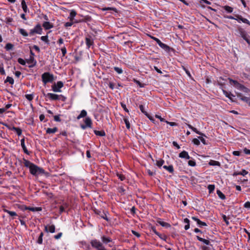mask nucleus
<instances>
[{"label": "nucleus", "instance_id": "f257e3e1", "mask_svg": "<svg viewBox=\"0 0 250 250\" xmlns=\"http://www.w3.org/2000/svg\"><path fill=\"white\" fill-rule=\"evenodd\" d=\"M236 32L237 36L242 37L250 45V37L243 28L238 27Z\"/></svg>", "mask_w": 250, "mask_h": 250}, {"label": "nucleus", "instance_id": "f03ea898", "mask_svg": "<svg viewBox=\"0 0 250 250\" xmlns=\"http://www.w3.org/2000/svg\"><path fill=\"white\" fill-rule=\"evenodd\" d=\"M30 173L34 176H38L45 173L44 170L34 164L31 166L29 169Z\"/></svg>", "mask_w": 250, "mask_h": 250}, {"label": "nucleus", "instance_id": "7ed1b4c3", "mask_svg": "<svg viewBox=\"0 0 250 250\" xmlns=\"http://www.w3.org/2000/svg\"><path fill=\"white\" fill-rule=\"evenodd\" d=\"M187 125L188 127V128H189L190 129H191L193 131H194V132H195L196 133L201 135V136H199L198 138L199 139H200L201 140V141L202 142V143L204 144V145H207V143L206 142V141L205 140V139L203 138V136L204 137H206V136L205 135V134L201 132L200 131H198L196 128L192 126L191 125H190V124H186Z\"/></svg>", "mask_w": 250, "mask_h": 250}, {"label": "nucleus", "instance_id": "20e7f679", "mask_svg": "<svg viewBox=\"0 0 250 250\" xmlns=\"http://www.w3.org/2000/svg\"><path fill=\"white\" fill-rule=\"evenodd\" d=\"M42 78L44 84H46L47 83H51L54 80L53 75L51 74L49 72H45L43 73L42 75Z\"/></svg>", "mask_w": 250, "mask_h": 250}, {"label": "nucleus", "instance_id": "39448f33", "mask_svg": "<svg viewBox=\"0 0 250 250\" xmlns=\"http://www.w3.org/2000/svg\"><path fill=\"white\" fill-rule=\"evenodd\" d=\"M43 94L45 97H48L51 100H62L63 101H64L65 100V98L62 95H58L55 94L48 93L46 94L45 93H43Z\"/></svg>", "mask_w": 250, "mask_h": 250}, {"label": "nucleus", "instance_id": "423d86ee", "mask_svg": "<svg viewBox=\"0 0 250 250\" xmlns=\"http://www.w3.org/2000/svg\"><path fill=\"white\" fill-rule=\"evenodd\" d=\"M231 83L236 85L239 89L245 93H248L250 91L249 88L246 87L243 85L238 83L236 81L233 80L230 78L229 79Z\"/></svg>", "mask_w": 250, "mask_h": 250}, {"label": "nucleus", "instance_id": "0eeeda50", "mask_svg": "<svg viewBox=\"0 0 250 250\" xmlns=\"http://www.w3.org/2000/svg\"><path fill=\"white\" fill-rule=\"evenodd\" d=\"M42 29L41 24H38L36 26L30 30L29 35L33 36L35 34H41L42 33Z\"/></svg>", "mask_w": 250, "mask_h": 250}, {"label": "nucleus", "instance_id": "6e6552de", "mask_svg": "<svg viewBox=\"0 0 250 250\" xmlns=\"http://www.w3.org/2000/svg\"><path fill=\"white\" fill-rule=\"evenodd\" d=\"M63 86V83L61 81H59L57 83H55L52 85V88L54 92H61V88Z\"/></svg>", "mask_w": 250, "mask_h": 250}, {"label": "nucleus", "instance_id": "1a4fd4ad", "mask_svg": "<svg viewBox=\"0 0 250 250\" xmlns=\"http://www.w3.org/2000/svg\"><path fill=\"white\" fill-rule=\"evenodd\" d=\"M236 95L238 98H239L242 101L246 102L250 105V98L243 96L242 94L240 93H236Z\"/></svg>", "mask_w": 250, "mask_h": 250}, {"label": "nucleus", "instance_id": "9d476101", "mask_svg": "<svg viewBox=\"0 0 250 250\" xmlns=\"http://www.w3.org/2000/svg\"><path fill=\"white\" fill-rule=\"evenodd\" d=\"M95 213L98 215H99L101 218L105 219L107 221H109V219H108L106 212H105L104 211H101L99 210H95Z\"/></svg>", "mask_w": 250, "mask_h": 250}, {"label": "nucleus", "instance_id": "9b49d317", "mask_svg": "<svg viewBox=\"0 0 250 250\" xmlns=\"http://www.w3.org/2000/svg\"><path fill=\"white\" fill-rule=\"evenodd\" d=\"M27 62L28 63H30L31 65L29 66V67H33L36 64V61L34 59V57L33 56H30L29 59L27 61Z\"/></svg>", "mask_w": 250, "mask_h": 250}, {"label": "nucleus", "instance_id": "f8f14e48", "mask_svg": "<svg viewBox=\"0 0 250 250\" xmlns=\"http://www.w3.org/2000/svg\"><path fill=\"white\" fill-rule=\"evenodd\" d=\"M159 46L164 50H165L167 52H169L172 49L169 46L163 43L162 42H161V43L159 44Z\"/></svg>", "mask_w": 250, "mask_h": 250}, {"label": "nucleus", "instance_id": "ddd939ff", "mask_svg": "<svg viewBox=\"0 0 250 250\" xmlns=\"http://www.w3.org/2000/svg\"><path fill=\"white\" fill-rule=\"evenodd\" d=\"M179 157L182 158H185L186 159H189L190 158L188 152L184 150L179 153Z\"/></svg>", "mask_w": 250, "mask_h": 250}, {"label": "nucleus", "instance_id": "4468645a", "mask_svg": "<svg viewBox=\"0 0 250 250\" xmlns=\"http://www.w3.org/2000/svg\"><path fill=\"white\" fill-rule=\"evenodd\" d=\"M21 146L23 149L24 152L27 155H29L30 152L27 149L26 147L24 144V138H22L21 140Z\"/></svg>", "mask_w": 250, "mask_h": 250}, {"label": "nucleus", "instance_id": "2eb2a0df", "mask_svg": "<svg viewBox=\"0 0 250 250\" xmlns=\"http://www.w3.org/2000/svg\"><path fill=\"white\" fill-rule=\"evenodd\" d=\"M42 26L45 30H48L53 28V25L49 21H44L42 24Z\"/></svg>", "mask_w": 250, "mask_h": 250}, {"label": "nucleus", "instance_id": "dca6fc26", "mask_svg": "<svg viewBox=\"0 0 250 250\" xmlns=\"http://www.w3.org/2000/svg\"><path fill=\"white\" fill-rule=\"evenodd\" d=\"M85 43L87 47L90 48L93 44L94 42L91 37H86L85 38Z\"/></svg>", "mask_w": 250, "mask_h": 250}, {"label": "nucleus", "instance_id": "f3484780", "mask_svg": "<svg viewBox=\"0 0 250 250\" xmlns=\"http://www.w3.org/2000/svg\"><path fill=\"white\" fill-rule=\"evenodd\" d=\"M196 238H197L198 240H199L200 242H202L203 243H204L206 245H207L208 246H212V245L210 244V243L209 240H208L207 239H205L199 237V236H196Z\"/></svg>", "mask_w": 250, "mask_h": 250}, {"label": "nucleus", "instance_id": "a211bd4d", "mask_svg": "<svg viewBox=\"0 0 250 250\" xmlns=\"http://www.w3.org/2000/svg\"><path fill=\"white\" fill-rule=\"evenodd\" d=\"M44 230L46 232L49 231L51 233H54L55 231V227L54 225H52L49 227V229H48L47 226H45Z\"/></svg>", "mask_w": 250, "mask_h": 250}, {"label": "nucleus", "instance_id": "6ab92c4d", "mask_svg": "<svg viewBox=\"0 0 250 250\" xmlns=\"http://www.w3.org/2000/svg\"><path fill=\"white\" fill-rule=\"evenodd\" d=\"M157 223L162 226V227H164L166 228H169L170 227V225L169 224L161 220V219H158L157 220Z\"/></svg>", "mask_w": 250, "mask_h": 250}, {"label": "nucleus", "instance_id": "aec40b11", "mask_svg": "<svg viewBox=\"0 0 250 250\" xmlns=\"http://www.w3.org/2000/svg\"><path fill=\"white\" fill-rule=\"evenodd\" d=\"M21 7H22V8L23 9V11L25 13H27V12H29V10H28V9L27 8L26 2H25V1L24 0H21Z\"/></svg>", "mask_w": 250, "mask_h": 250}, {"label": "nucleus", "instance_id": "412c9836", "mask_svg": "<svg viewBox=\"0 0 250 250\" xmlns=\"http://www.w3.org/2000/svg\"><path fill=\"white\" fill-rule=\"evenodd\" d=\"M85 125L87 127L91 128L92 125V121L91 119L89 117L85 118L84 120Z\"/></svg>", "mask_w": 250, "mask_h": 250}, {"label": "nucleus", "instance_id": "4be33fe9", "mask_svg": "<svg viewBox=\"0 0 250 250\" xmlns=\"http://www.w3.org/2000/svg\"><path fill=\"white\" fill-rule=\"evenodd\" d=\"M223 93L225 95V96L229 98L232 102H234L235 101L233 100L232 98V97H235L231 92H228L226 90H223Z\"/></svg>", "mask_w": 250, "mask_h": 250}, {"label": "nucleus", "instance_id": "5701e85b", "mask_svg": "<svg viewBox=\"0 0 250 250\" xmlns=\"http://www.w3.org/2000/svg\"><path fill=\"white\" fill-rule=\"evenodd\" d=\"M23 161L24 166L26 167H28L29 169L30 168L31 166H32V165L34 164L30 161L27 160L24 158H23Z\"/></svg>", "mask_w": 250, "mask_h": 250}, {"label": "nucleus", "instance_id": "b1692460", "mask_svg": "<svg viewBox=\"0 0 250 250\" xmlns=\"http://www.w3.org/2000/svg\"><path fill=\"white\" fill-rule=\"evenodd\" d=\"M58 130V128L56 127H55L54 128H48L46 129V132L47 134H53L57 132Z\"/></svg>", "mask_w": 250, "mask_h": 250}, {"label": "nucleus", "instance_id": "393cba45", "mask_svg": "<svg viewBox=\"0 0 250 250\" xmlns=\"http://www.w3.org/2000/svg\"><path fill=\"white\" fill-rule=\"evenodd\" d=\"M94 132L95 134L97 136H100L102 137L105 136V133L104 130L98 131L95 130H94Z\"/></svg>", "mask_w": 250, "mask_h": 250}, {"label": "nucleus", "instance_id": "a878e982", "mask_svg": "<svg viewBox=\"0 0 250 250\" xmlns=\"http://www.w3.org/2000/svg\"><path fill=\"white\" fill-rule=\"evenodd\" d=\"M163 168L166 170H167L169 172L172 173L174 171V169L172 165H169L168 166H164Z\"/></svg>", "mask_w": 250, "mask_h": 250}, {"label": "nucleus", "instance_id": "bb28decb", "mask_svg": "<svg viewBox=\"0 0 250 250\" xmlns=\"http://www.w3.org/2000/svg\"><path fill=\"white\" fill-rule=\"evenodd\" d=\"M184 222L186 224H187L185 226V230H188V229H189V226H190V221L187 218H186L184 219Z\"/></svg>", "mask_w": 250, "mask_h": 250}, {"label": "nucleus", "instance_id": "cd10ccee", "mask_svg": "<svg viewBox=\"0 0 250 250\" xmlns=\"http://www.w3.org/2000/svg\"><path fill=\"white\" fill-rule=\"evenodd\" d=\"M87 112L85 110H83L81 111L80 115L77 117L78 120H80L82 118H83L86 116Z\"/></svg>", "mask_w": 250, "mask_h": 250}, {"label": "nucleus", "instance_id": "c85d7f7f", "mask_svg": "<svg viewBox=\"0 0 250 250\" xmlns=\"http://www.w3.org/2000/svg\"><path fill=\"white\" fill-rule=\"evenodd\" d=\"M77 14L76 12L74 10H72L71 11L69 18L71 21H72L74 20V17L76 16Z\"/></svg>", "mask_w": 250, "mask_h": 250}, {"label": "nucleus", "instance_id": "c756f323", "mask_svg": "<svg viewBox=\"0 0 250 250\" xmlns=\"http://www.w3.org/2000/svg\"><path fill=\"white\" fill-rule=\"evenodd\" d=\"M223 9L225 10L228 13H231L233 12V8L228 6V5H225L223 6Z\"/></svg>", "mask_w": 250, "mask_h": 250}, {"label": "nucleus", "instance_id": "7c9ffc66", "mask_svg": "<svg viewBox=\"0 0 250 250\" xmlns=\"http://www.w3.org/2000/svg\"><path fill=\"white\" fill-rule=\"evenodd\" d=\"M102 240L104 244H107L108 243L112 241V240L110 238L106 237L105 236H103L102 237Z\"/></svg>", "mask_w": 250, "mask_h": 250}, {"label": "nucleus", "instance_id": "2f4dec72", "mask_svg": "<svg viewBox=\"0 0 250 250\" xmlns=\"http://www.w3.org/2000/svg\"><path fill=\"white\" fill-rule=\"evenodd\" d=\"M216 193L220 199L222 200L225 199V195L220 190H217Z\"/></svg>", "mask_w": 250, "mask_h": 250}, {"label": "nucleus", "instance_id": "473e14b6", "mask_svg": "<svg viewBox=\"0 0 250 250\" xmlns=\"http://www.w3.org/2000/svg\"><path fill=\"white\" fill-rule=\"evenodd\" d=\"M208 164L210 166H220V164L218 161H214V160H210L209 162L208 163Z\"/></svg>", "mask_w": 250, "mask_h": 250}, {"label": "nucleus", "instance_id": "72a5a7b5", "mask_svg": "<svg viewBox=\"0 0 250 250\" xmlns=\"http://www.w3.org/2000/svg\"><path fill=\"white\" fill-rule=\"evenodd\" d=\"M4 211L5 212L7 213L8 214H9L11 216H17V214L16 213V212L10 211L9 210L5 209H4Z\"/></svg>", "mask_w": 250, "mask_h": 250}, {"label": "nucleus", "instance_id": "f704fd0d", "mask_svg": "<svg viewBox=\"0 0 250 250\" xmlns=\"http://www.w3.org/2000/svg\"><path fill=\"white\" fill-rule=\"evenodd\" d=\"M13 130L15 131L18 136H20L21 134L22 130L21 128L16 127H13Z\"/></svg>", "mask_w": 250, "mask_h": 250}, {"label": "nucleus", "instance_id": "c9c22d12", "mask_svg": "<svg viewBox=\"0 0 250 250\" xmlns=\"http://www.w3.org/2000/svg\"><path fill=\"white\" fill-rule=\"evenodd\" d=\"M8 82L10 84H13L14 83V81L13 78L8 76L6 78V79L5 80L4 83Z\"/></svg>", "mask_w": 250, "mask_h": 250}, {"label": "nucleus", "instance_id": "e433bc0d", "mask_svg": "<svg viewBox=\"0 0 250 250\" xmlns=\"http://www.w3.org/2000/svg\"><path fill=\"white\" fill-rule=\"evenodd\" d=\"M42 41L44 42L46 44H48L49 43V41L48 39V36H42L41 38Z\"/></svg>", "mask_w": 250, "mask_h": 250}, {"label": "nucleus", "instance_id": "4c0bfd02", "mask_svg": "<svg viewBox=\"0 0 250 250\" xmlns=\"http://www.w3.org/2000/svg\"><path fill=\"white\" fill-rule=\"evenodd\" d=\"M208 189L209 193L213 192L215 189V186L214 185H209L208 186Z\"/></svg>", "mask_w": 250, "mask_h": 250}, {"label": "nucleus", "instance_id": "58836bf2", "mask_svg": "<svg viewBox=\"0 0 250 250\" xmlns=\"http://www.w3.org/2000/svg\"><path fill=\"white\" fill-rule=\"evenodd\" d=\"M43 236V233L41 232L39 235V237L38 239L37 242L39 244H42V237Z\"/></svg>", "mask_w": 250, "mask_h": 250}, {"label": "nucleus", "instance_id": "ea45409f", "mask_svg": "<svg viewBox=\"0 0 250 250\" xmlns=\"http://www.w3.org/2000/svg\"><path fill=\"white\" fill-rule=\"evenodd\" d=\"M19 32L23 36L27 37L28 35L27 32L23 29H20Z\"/></svg>", "mask_w": 250, "mask_h": 250}, {"label": "nucleus", "instance_id": "a19ab883", "mask_svg": "<svg viewBox=\"0 0 250 250\" xmlns=\"http://www.w3.org/2000/svg\"><path fill=\"white\" fill-rule=\"evenodd\" d=\"M14 47V45L11 43H7L5 47V48L6 50H9L12 49Z\"/></svg>", "mask_w": 250, "mask_h": 250}, {"label": "nucleus", "instance_id": "79ce46f5", "mask_svg": "<svg viewBox=\"0 0 250 250\" xmlns=\"http://www.w3.org/2000/svg\"><path fill=\"white\" fill-rule=\"evenodd\" d=\"M133 82L137 84L138 86H139L140 87H144L145 86L144 83H142L140 81L138 80H137L136 79L133 80Z\"/></svg>", "mask_w": 250, "mask_h": 250}, {"label": "nucleus", "instance_id": "37998d69", "mask_svg": "<svg viewBox=\"0 0 250 250\" xmlns=\"http://www.w3.org/2000/svg\"><path fill=\"white\" fill-rule=\"evenodd\" d=\"M164 161L162 159H160L156 161V165L159 167H161L164 164Z\"/></svg>", "mask_w": 250, "mask_h": 250}, {"label": "nucleus", "instance_id": "c03bdc74", "mask_svg": "<svg viewBox=\"0 0 250 250\" xmlns=\"http://www.w3.org/2000/svg\"><path fill=\"white\" fill-rule=\"evenodd\" d=\"M114 69L118 74H122L123 72L122 69L118 67H114Z\"/></svg>", "mask_w": 250, "mask_h": 250}, {"label": "nucleus", "instance_id": "a18cd8bd", "mask_svg": "<svg viewBox=\"0 0 250 250\" xmlns=\"http://www.w3.org/2000/svg\"><path fill=\"white\" fill-rule=\"evenodd\" d=\"M103 10H104V11L113 10L115 12H117V9L114 7H105L103 9Z\"/></svg>", "mask_w": 250, "mask_h": 250}, {"label": "nucleus", "instance_id": "49530a36", "mask_svg": "<svg viewBox=\"0 0 250 250\" xmlns=\"http://www.w3.org/2000/svg\"><path fill=\"white\" fill-rule=\"evenodd\" d=\"M0 73L2 75H5L6 74L2 64H0Z\"/></svg>", "mask_w": 250, "mask_h": 250}, {"label": "nucleus", "instance_id": "de8ad7c7", "mask_svg": "<svg viewBox=\"0 0 250 250\" xmlns=\"http://www.w3.org/2000/svg\"><path fill=\"white\" fill-rule=\"evenodd\" d=\"M25 98L28 100V101H32L33 99L34 96L33 94H26L25 95Z\"/></svg>", "mask_w": 250, "mask_h": 250}, {"label": "nucleus", "instance_id": "09e8293b", "mask_svg": "<svg viewBox=\"0 0 250 250\" xmlns=\"http://www.w3.org/2000/svg\"><path fill=\"white\" fill-rule=\"evenodd\" d=\"M139 108L141 112L143 113L145 115H146L147 114V112L145 110V108L143 105H140Z\"/></svg>", "mask_w": 250, "mask_h": 250}, {"label": "nucleus", "instance_id": "8fccbe9b", "mask_svg": "<svg viewBox=\"0 0 250 250\" xmlns=\"http://www.w3.org/2000/svg\"><path fill=\"white\" fill-rule=\"evenodd\" d=\"M124 120L126 128L127 129H129L130 127V123H129V121L126 118H124Z\"/></svg>", "mask_w": 250, "mask_h": 250}, {"label": "nucleus", "instance_id": "3c124183", "mask_svg": "<svg viewBox=\"0 0 250 250\" xmlns=\"http://www.w3.org/2000/svg\"><path fill=\"white\" fill-rule=\"evenodd\" d=\"M117 176L121 181H124L125 179V176L122 174L118 173H117Z\"/></svg>", "mask_w": 250, "mask_h": 250}, {"label": "nucleus", "instance_id": "603ef678", "mask_svg": "<svg viewBox=\"0 0 250 250\" xmlns=\"http://www.w3.org/2000/svg\"><path fill=\"white\" fill-rule=\"evenodd\" d=\"M157 235L158 236L160 239H161L162 240H163L165 241H166V240L167 239V236L166 235H162L160 233H159L158 235Z\"/></svg>", "mask_w": 250, "mask_h": 250}, {"label": "nucleus", "instance_id": "864d4df0", "mask_svg": "<svg viewBox=\"0 0 250 250\" xmlns=\"http://www.w3.org/2000/svg\"><path fill=\"white\" fill-rule=\"evenodd\" d=\"M192 142L194 145L196 146H199L200 144V141L199 140V139L196 138L193 139L192 140Z\"/></svg>", "mask_w": 250, "mask_h": 250}, {"label": "nucleus", "instance_id": "5fc2aeb1", "mask_svg": "<svg viewBox=\"0 0 250 250\" xmlns=\"http://www.w3.org/2000/svg\"><path fill=\"white\" fill-rule=\"evenodd\" d=\"M150 38L155 41L159 45L161 43V41L159 39L153 36H150Z\"/></svg>", "mask_w": 250, "mask_h": 250}, {"label": "nucleus", "instance_id": "6e6d98bb", "mask_svg": "<svg viewBox=\"0 0 250 250\" xmlns=\"http://www.w3.org/2000/svg\"><path fill=\"white\" fill-rule=\"evenodd\" d=\"M199 227H202L203 226H207V225L205 222H202L201 220L197 223Z\"/></svg>", "mask_w": 250, "mask_h": 250}, {"label": "nucleus", "instance_id": "4d7b16f0", "mask_svg": "<svg viewBox=\"0 0 250 250\" xmlns=\"http://www.w3.org/2000/svg\"><path fill=\"white\" fill-rule=\"evenodd\" d=\"M241 21H242L243 22L245 23H246V24H249V25H250V21L247 19H245V18H242V19H241Z\"/></svg>", "mask_w": 250, "mask_h": 250}, {"label": "nucleus", "instance_id": "13d9d810", "mask_svg": "<svg viewBox=\"0 0 250 250\" xmlns=\"http://www.w3.org/2000/svg\"><path fill=\"white\" fill-rule=\"evenodd\" d=\"M18 62L21 65L25 64V61L21 58H19L18 60Z\"/></svg>", "mask_w": 250, "mask_h": 250}, {"label": "nucleus", "instance_id": "bf43d9fd", "mask_svg": "<svg viewBox=\"0 0 250 250\" xmlns=\"http://www.w3.org/2000/svg\"><path fill=\"white\" fill-rule=\"evenodd\" d=\"M188 164L190 166L194 167L196 165V162L193 160H189L188 162Z\"/></svg>", "mask_w": 250, "mask_h": 250}, {"label": "nucleus", "instance_id": "052dcab7", "mask_svg": "<svg viewBox=\"0 0 250 250\" xmlns=\"http://www.w3.org/2000/svg\"><path fill=\"white\" fill-rule=\"evenodd\" d=\"M147 173L148 174V175L151 176H153V175H155V174H156L155 171H153L150 169H147Z\"/></svg>", "mask_w": 250, "mask_h": 250}, {"label": "nucleus", "instance_id": "680f3d73", "mask_svg": "<svg viewBox=\"0 0 250 250\" xmlns=\"http://www.w3.org/2000/svg\"><path fill=\"white\" fill-rule=\"evenodd\" d=\"M248 173V171H246L245 169H242V171H240V175L245 176Z\"/></svg>", "mask_w": 250, "mask_h": 250}, {"label": "nucleus", "instance_id": "e2e57ef3", "mask_svg": "<svg viewBox=\"0 0 250 250\" xmlns=\"http://www.w3.org/2000/svg\"><path fill=\"white\" fill-rule=\"evenodd\" d=\"M62 53V56H65V54H66V49L65 47H63L61 48Z\"/></svg>", "mask_w": 250, "mask_h": 250}, {"label": "nucleus", "instance_id": "0e129e2a", "mask_svg": "<svg viewBox=\"0 0 250 250\" xmlns=\"http://www.w3.org/2000/svg\"><path fill=\"white\" fill-rule=\"evenodd\" d=\"M151 230L156 235H158L159 232L156 230V229L154 226L151 227Z\"/></svg>", "mask_w": 250, "mask_h": 250}, {"label": "nucleus", "instance_id": "69168bd1", "mask_svg": "<svg viewBox=\"0 0 250 250\" xmlns=\"http://www.w3.org/2000/svg\"><path fill=\"white\" fill-rule=\"evenodd\" d=\"M222 217L226 224L228 225L229 224V222L228 220L227 217L225 215H223Z\"/></svg>", "mask_w": 250, "mask_h": 250}, {"label": "nucleus", "instance_id": "338daca9", "mask_svg": "<svg viewBox=\"0 0 250 250\" xmlns=\"http://www.w3.org/2000/svg\"><path fill=\"white\" fill-rule=\"evenodd\" d=\"M210 246H202L201 247L202 250H210Z\"/></svg>", "mask_w": 250, "mask_h": 250}, {"label": "nucleus", "instance_id": "774afa93", "mask_svg": "<svg viewBox=\"0 0 250 250\" xmlns=\"http://www.w3.org/2000/svg\"><path fill=\"white\" fill-rule=\"evenodd\" d=\"M244 207L246 208H250V202H246L244 205Z\"/></svg>", "mask_w": 250, "mask_h": 250}]
</instances>
